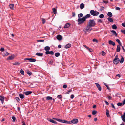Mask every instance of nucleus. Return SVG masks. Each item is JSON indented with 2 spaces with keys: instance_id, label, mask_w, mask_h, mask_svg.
<instances>
[{
  "instance_id": "34",
  "label": "nucleus",
  "mask_w": 125,
  "mask_h": 125,
  "mask_svg": "<svg viewBox=\"0 0 125 125\" xmlns=\"http://www.w3.org/2000/svg\"><path fill=\"white\" fill-rule=\"evenodd\" d=\"M52 10L54 13L55 14H56L57 13V10L55 8H54L52 9Z\"/></svg>"
},
{
  "instance_id": "44",
  "label": "nucleus",
  "mask_w": 125,
  "mask_h": 125,
  "mask_svg": "<svg viewBox=\"0 0 125 125\" xmlns=\"http://www.w3.org/2000/svg\"><path fill=\"white\" fill-rule=\"evenodd\" d=\"M99 17L101 18H102L104 17V15L103 14H101L99 15Z\"/></svg>"
},
{
  "instance_id": "25",
  "label": "nucleus",
  "mask_w": 125,
  "mask_h": 125,
  "mask_svg": "<svg viewBox=\"0 0 125 125\" xmlns=\"http://www.w3.org/2000/svg\"><path fill=\"white\" fill-rule=\"evenodd\" d=\"M50 49V47L48 46H46L44 48V50L46 51L49 50Z\"/></svg>"
},
{
  "instance_id": "7",
  "label": "nucleus",
  "mask_w": 125,
  "mask_h": 125,
  "mask_svg": "<svg viewBox=\"0 0 125 125\" xmlns=\"http://www.w3.org/2000/svg\"><path fill=\"white\" fill-rule=\"evenodd\" d=\"M29 60V61L31 62H35L36 61V60L32 58H25L24 59V60Z\"/></svg>"
},
{
  "instance_id": "64",
  "label": "nucleus",
  "mask_w": 125,
  "mask_h": 125,
  "mask_svg": "<svg viewBox=\"0 0 125 125\" xmlns=\"http://www.w3.org/2000/svg\"><path fill=\"white\" fill-rule=\"evenodd\" d=\"M125 104V98L123 101V105H124Z\"/></svg>"
},
{
  "instance_id": "60",
  "label": "nucleus",
  "mask_w": 125,
  "mask_h": 125,
  "mask_svg": "<svg viewBox=\"0 0 125 125\" xmlns=\"http://www.w3.org/2000/svg\"><path fill=\"white\" fill-rule=\"evenodd\" d=\"M0 50L1 52H3L4 51V49L3 48H1Z\"/></svg>"
},
{
  "instance_id": "57",
  "label": "nucleus",
  "mask_w": 125,
  "mask_h": 125,
  "mask_svg": "<svg viewBox=\"0 0 125 125\" xmlns=\"http://www.w3.org/2000/svg\"><path fill=\"white\" fill-rule=\"evenodd\" d=\"M37 42H43L44 41V40H38L37 41Z\"/></svg>"
},
{
  "instance_id": "52",
  "label": "nucleus",
  "mask_w": 125,
  "mask_h": 125,
  "mask_svg": "<svg viewBox=\"0 0 125 125\" xmlns=\"http://www.w3.org/2000/svg\"><path fill=\"white\" fill-rule=\"evenodd\" d=\"M57 97L59 99H60L62 98V96L61 95H59L57 96Z\"/></svg>"
},
{
  "instance_id": "42",
  "label": "nucleus",
  "mask_w": 125,
  "mask_h": 125,
  "mask_svg": "<svg viewBox=\"0 0 125 125\" xmlns=\"http://www.w3.org/2000/svg\"><path fill=\"white\" fill-rule=\"evenodd\" d=\"M121 77V75L120 74H118L116 75V78L118 79L120 77Z\"/></svg>"
},
{
  "instance_id": "9",
  "label": "nucleus",
  "mask_w": 125,
  "mask_h": 125,
  "mask_svg": "<svg viewBox=\"0 0 125 125\" xmlns=\"http://www.w3.org/2000/svg\"><path fill=\"white\" fill-rule=\"evenodd\" d=\"M45 54H50L51 55H53L54 54V52L52 51H46L45 52Z\"/></svg>"
},
{
  "instance_id": "37",
  "label": "nucleus",
  "mask_w": 125,
  "mask_h": 125,
  "mask_svg": "<svg viewBox=\"0 0 125 125\" xmlns=\"http://www.w3.org/2000/svg\"><path fill=\"white\" fill-rule=\"evenodd\" d=\"M97 112L96 111L94 110L92 111V114L93 115H94L96 114Z\"/></svg>"
},
{
  "instance_id": "16",
  "label": "nucleus",
  "mask_w": 125,
  "mask_h": 125,
  "mask_svg": "<svg viewBox=\"0 0 125 125\" xmlns=\"http://www.w3.org/2000/svg\"><path fill=\"white\" fill-rule=\"evenodd\" d=\"M70 26V24L69 23H67L65 24L64 27V28H68Z\"/></svg>"
},
{
  "instance_id": "5",
  "label": "nucleus",
  "mask_w": 125,
  "mask_h": 125,
  "mask_svg": "<svg viewBox=\"0 0 125 125\" xmlns=\"http://www.w3.org/2000/svg\"><path fill=\"white\" fill-rule=\"evenodd\" d=\"M85 20H86L85 19V18L83 17L82 18L78 19L77 20V21L78 22V24H80L83 23Z\"/></svg>"
},
{
  "instance_id": "47",
  "label": "nucleus",
  "mask_w": 125,
  "mask_h": 125,
  "mask_svg": "<svg viewBox=\"0 0 125 125\" xmlns=\"http://www.w3.org/2000/svg\"><path fill=\"white\" fill-rule=\"evenodd\" d=\"M93 41L94 42H95L96 43H98V41L95 39H93Z\"/></svg>"
},
{
  "instance_id": "39",
  "label": "nucleus",
  "mask_w": 125,
  "mask_h": 125,
  "mask_svg": "<svg viewBox=\"0 0 125 125\" xmlns=\"http://www.w3.org/2000/svg\"><path fill=\"white\" fill-rule=\"evenodd\" d=\"M106 115L108 117H109L110 116V115H109V111L108 110H107V111H106Z\"/></svg>"
},
{
  "instance_id": "3",
  "label": "nucleus",
  "mask_w": 125,
  "mask_h": 125,
  "mask_svg": "<svg viewBox=\"0 0 125 125\" xmlns=\"http://www.w3.org/2000/svg\"><path fill=\"white\" fill-rule=\"evenodd\" d=\"M53 119L56 120V121L63 123H67V124H70V121H68L66 120H63L62 119H60L58 118H53Z\"/></svg>"
},
{
  "instance_id": "29",
  "label": "nucleus",
  "mask_w": 125,
  "mask_h": 125,
  "mask_svg": "<svg viewBox=\"0 0 125 125\" xmlns=\"http://www.w3.org/2000/svg\"><path fill=\"white\" fill-rule=\"evenodd\" d=\"M84 5L83 3H81L80 5V7L81 9H82L84 7Z\"/></svg>"
},
{
  "instance_id": "56",
  "label": "nucleus",
  "mask_w": 125,
  "mask_h": 125,
  "mask_svg": "<svg viewBox=\"0 0 125 125\" xmlns=\"http://www.w3.org/2000/svg\"><path fill=\"white\" fill-rule=\"evenodd\" d=\"M63 88H64L65 89L67 87V85L66 84L64 85H63Z\"/></svg>"
},
{
  "instance_id": "15",
  "label": "nucleus",
  "mask_w": 125,
  "mask_h": 125,
  "mask_svg": "<svg viewBox=\"0 0 125 125\" xmlns=\"http://www.w3.org/2000/svg\"><path fill=\"white\" fill-rule=\"evenodd\" d=\"M110 32H112L114 35H115V36H116L117 35V34L116 32V31L114 30H111Z\"/></svg>"
},
{
  "instance_id": "33",
  "label": "nucleus",
  "mask_w": 125,
  "mask_h": 125,
  "mask_svg": "<svg viewBox=\"0 0 125 125\" xmlns=\"http://www.w3.org/2000/svg\"><path fill=\"white\" fill-rule=\"evenodd\" d=\"M112 28L113 29H116L117 28V27L115 24H114L112 26Z\"/></svg>"
},
{
  "instance_id": "19",
  "label": "nucleus",
  "mask_w": 125,
  "mask_h": 125,
  "mask_svg": "<svg viewBox=\"0 0 125 125\" xmlns=\"http://www.w3.org/2000/svg\"><path fill=\"white\" fill-rule=\"evenodd\" d=\"M53 99V101L54 102L55 101V100L54 99H53V98L52 97L50 96H47L46 97V100H52Z\"/></svg>"
},
{
  "instance_id": "54",
  "label": "nucleus",
  "mask_w": 125,
  "mask_h": 125,
  "mask_svg": "<svg viewBox=\"0 0 125 125\" xmlns=\"http://www.w3.org/2000/svg\"><path fill=\"white\" fill-rule=\"evenodd\" d=\"M121 117L122 118V120L124 122V123L125 124V117H122L121 116Z\"/></svg>"
},
{
  "instance_id": "2",
  "label": "nucleus",
  "mask_w": 125,
  "mask_h": 125,
  "mask_svg": "<svg viewBox=\"0 0 125 125\" xmlns=\"http://www.w3.org/2000/svg\"><path fill=\"white\" fill-rule=\"evenodd\" d=\"M92 29V27H90L87 25L86 26V27L83 28V31L85 32V33H86L87 32H90Z\"/></svg>"
},
{
  "instance_id": "1",
  "label": "nucleus",
  "mask_w": 125,
  "mask_h": 125,
  "mask_svg": "<svg viewBox=\"0 0 125 125\" xmlns=\"http://www.w3.org/2000/svg\"><path fill=\"white\" fill-rule=\"evenodd\" d=\"M96 25L94 19L89 20V21L88 24V25L90 27H94Z\"/></svg>"
},
{
  "instance_id": "38",
  "label": "nucleus",
  "mask_w": 125,
  "mask_h": 125,
  "mask_svg": "<svg viewBox=\"0 0 125 125\" xmlns=\"http://www.w3.org/2000/svg\"><path fill=\"white\" fill-rule=\"evenodd\" d=\"M14 4H11L9 5V7L10 8L12 9H13V8Z\"/></svg>"
},
{
  "instance_id": "63",
  "label": "nucleus",
  "mask_w": 125,
  "mask_h": 125,
  "mask_svg": "<svg viewBox=\"0 0 125 125\" xmlns=\"http://www.w3.org/2000/svg\"><path fill=\"white\" fill-rule=\"evenodd\" d=\"M122 25L124 27H125V23H122Z\"/></svg>"
},
{
  "instance_id": "50",
  "label": "nucleus",
  "mask_w": 125,
  "mask_h": 125,
  "mask_svg": "<svg viewBox=\"0 0 125 125\" xmlns=\"http://www.w3.org/2000/svg\"><path fill=\"white\" fill-rule=\"evenodd\" d=\"M97 22L98 23H102L103 22L102 20L101 19H99L98 21Z\"/></svg>"
},
{
  "instance_id": "55",
  "label": "nucleus",
  "mask_w": 125,
  "mask_h": 125,
  "mask_svg": "<svg viewBox=\"0 0 125 125\" xmlns=\"http://www.w3.org/2000/svg\"><path fill=\"white\" fill-rule=\"evenodd\" d=\"M105 53L104 52V51H103L102 52V54L103 56H104L105 55Z\"/></svg>"
},
{
  "instance_id": "45",
  "label": "nucleus",
  "mask_w": 125,
  "mask_h": 125,
  "mask_svg": "<svg viewBox=\"0 0 125 125\" xmlns=\"http://www.w3.org/2000/svg\"><path fill=\"white\" fill-rule=\"evenodd\" d=\"M42 23L43 24L45 23V19L44 18H42Z\"/></svg>"
},
{
  "instance_id": "49",
  "label": "nucleus",
  "mask_w": 125,
  "mask_h": 125,
  "mask_svg": "<svg viewBox=\"0 0 125 125\" xmlns=\"http://www.w3.org/2000/svg\"><path fill=\"white\" fill-rule=\"evenodd\" d=\"M12 118L13 120V122H14L16 119L15 117L14 116H13L12 117Z\"/></svg>"
},
{
  "instance_id": "24",
  "label": "nucleus",
  "mask_w": 125,
  "mask_h": 125,
  "mask_svg": "<svg viewBox=\"0 0 125 125\" xmlns=\"http://www.w3.org/2000/svg\"><path fill=\"white\" fill-rule=\"evenodd\" d=\"M91 15L90 14H87L85 16L83 17L86 20V19L89 18L90 17Z\"/></svg>"
},
{
  "instance_id": "58",
  "label": "nucleus",
  "mask_w": 125,
  "mask_h": 125,
  "mask_svg": "<svg viewBox=\"0 0 125 125\" xmlns=\"http://www.w3.org/2000/svg\"><path fill=\"white\" fill-rule=\"evenodd\" d=\"M88 50L90 52H92V49L91 48H89Z\"/></svg>"
},
{
  "instance_id": "53",
  "label": "nucleus",
  "mask_w": 125,
  "mask_h": 125,
  "mask_svg": "<svg viewBox=\"0 0 125 125\" xmlns=\"http://www.w3.org/2000/svg\"><path fill=\"white\" fill-rule=\"evenodd\" d=\"M15 99H16L17 101V102H19L20 100V99L18 97H16L15 98Z\"/></svg>"
},
{
  "instance_id": "4",
  "label": "nucleus",
  "mask_w": 125,
  "mask_h": 125,
  "mask_svg": "<svg viewBox=\"0 0 125 125\" xmlns=\"http://www.w3.org/2000/svg\"><path fill=\"white\" fill-rule=\"evenodd\" d=\"M120 60L119 58H118V56L117 55L115 57L113 61L114 63L115 64H117L120 62Z\"/></svg>"
},
{
  "instance_id": "32",
  "label": "nucleus",
  "mask_w": 125,
  "mask_h": 125,
  "mask_svg": "<svg viewBox=\"0 0 125 125\" xmlns=\"http://www.w3.org/2000/svg\"><path fill=\"white\" fill-rule=\"evenodd\" d=\"M19 97L20 98L22 99L23 98H24V95L23 94H20L19 95Z\"/></svg>"
},
{
  "instance_id": "40",
  "label": "nucleus",
  "mask_w": 125,
  "mask_h": 125,
  "mask_svg": "<svg viewBox=\"0 0 125 125\" xmlns=\"http://www.w3.org/2000/svg\"><path fill=\"white\" fill-rule=\"evenodd\" d=\"M55 56L56 57H58L60 55V53L58 52L56 53L55 54Z\"/></svg>"
},
{
  "instance_id": "23",
  "label": "nucleus",
  "mask_w": 125,
  "mask_h": 125,
  "mask_svg": "<svg viewBox=\"0 0 125 125\" xmlns=\"http://www.w3.org/2000/svg\"><path fill=\"white\" fill-rule=\"evenodd\" d=\"M108 20L111 22H113V20L112 18L109 17L107 18Z\"/></svg>"
},
{
  "instance_id": "12",
  "label": "nucleus",
  "mask_w": 125,
  "mask_h": 125,
  "mask_svg": "<svg viewBox=\"0 0 125 125\" xmlns=\"http://www.w3.org/2000/svg\"><path fill=\"white\" fill-rule=\"evenodd\" d=\"M32 93V92L31 91H26L23 92V93L25 94L26 95H27Z\"/></svg>"
},
{
  "instance_id": "46",
  "label": "nucleus",
  "mask_w": 125,
  "mask_h": 125,
  "mask_svg": "<svg viewBox=\"0 0 125 125\" xmlns=\"http://www.w3.org/2000/svg\"><path fill=\"white\" fill-rule=\"evenodd\" d=\"M78 16L79 18H80L83 17V15L82 13H81L78 14Z\"/></svg>"
},
{
  "instance_id": "26",
  "label": "nucleus",
  "mask_w": 125,
  "mask_h": 125,
  "mask_svg": "<svg viewBox=\"0 0 125 125\" xmlns=\"http://www.w3.org/2000/svg\"><path fill=\"white\" fill-rule=\"evenodd\" d=\"M36 55L39 56H42L43 55L42 53H36Z\"/></svg>"
},
{
  "instance_id": "22",
  "label": "nucleus",
  "mask_w": 125,
  "mask_h": 125,
  "mask_svg": "<svg viewBox=\"0 0 125 125\" xmlns=\"http://www.w3.org/2000/svg\"><path fill=\"white\" fill-rule=\"evenodd\" d=\"M116 41L121 46H122V44L121 43L120 41L118 39H116Z\"/></svg>"
},
{
  "instance_id": "48",
  "label": "nucleus",
  "mask_w": 125,
  "mask_h": 125,
  "mask_svg": "<svg viewBox=\"0 0 125 125\" xmlns=\"http://www.w3.org/2000/svg\"><path fill=\"white\" fill-rule=\"evenodd\" d=\"M72 91V89H70L68 90V91L66 93V94H69V93L70 92H71Z\"/></svg>"
},
{
  "instance_id": "20",
  "label": "nucleus",
  "mask_w": 125,
  "mask_h": 125,
  "mask_svg": "<svg viewBox=\"0 0 125 125\" xmlns=\"http://www.w3.org/2000/svg\"><path fill=\"white\" fill-rule=\"evenodd\" d=\"M71 44L68 43L65 46L64 48H65L67 49L70 48L71 46Z\"/></svg>"
},
{
  "instance_id": "18",
  "label": "nucleus",
  "mask_w": 125,
  "mask_h": 125,
  "mask_svg": "<svg viewBox=\"0 0 125 125\" xmlns=\"http://www.w3.org/2000/svg\"><path fill=\"white\" fill-rule=\"evenodd\" d=\"M14 57V55H12L11 56H9L8 57V58H7V59H8L9 60H12L13 59Z\"/></svg>"
},
{
  "instance_id": "8",
  "label": "nucleus",
  "mask_w": 125,
  "mask_h": 125,
  "mask_svg": "<svg viewBox=\"0 0 125 125\" xmlns=\"http://www.w3.org/2000/svg\"><path fill=\"white\" fill-rule=\"evenodd\" d=\"M71 122L73 124H75L78 122V120L77 119H74L71 120Z\"/></svg>"
},
{
  "instance_id": "28",
  "label": "nucleus",
  "mask_w": 125,
  "mask_h": 125,
  "mask_svg": "<svg viewBox=\"0 0 125 125\" xmlns=\"http://www.w3.org/2000/svg\"><path fill=\"white\" fill-rule=\"evenodd\" d=\"M27 73L30 76L32 74V72L28 70L27 71Z\"/></svg>"
},
{
  "instance_id": "31",
  "label": "nucleus",
  "mask_w": 125,
  "mask_h": 125,
  "mask_svg": "<svg viewBox=\"0 0 125 125\" xmlns=\"http://www.w3.org/2000/svg\"><path fill=\"white\" fill-rule=\"evenodd\" d=\"M107 15L109 17H111L112 16V15L111 13L110 12H108L107 13Z\"/></svg>"
},
{
  "instance_id": "30",
  "label": "nucleus",
  "mask_w": 125,
  "mask_h": 125,
  "mask_svg": "<svg viewBox=\"0 0 125 125\" xmlns=\"http://www.w3.org/2000/svg\"><path fill=\"white\" fill-rule=\"evenodd\" d=\"M3 53L4 56H7L9 54L6 51L5 52Z\"/></svg>"
},
{
  "instance_id": "51",
  "label": "nucleus",
  "mask_w": 125,
  "mask_h": 125,
  "mask_svg": "<svg viewBox=\"0 0 125 125\" xmlns=\"http://www.w3.org/2000/svg\"><path fill=\"white\" fill-rule=\"evenodd\" d=\"M121 31L125 35V30H121Z\"/></svg>"
},
{
  "instance_id": "43",
  "label": "nucleus",
  "mask_w": 125,
  "mask_h": 125,
  "mask_svg": "<svg viewBox=\"0 0 125 125\" xmlns=\"http://www.w3.org/2000/svg\"><path fill=\"white\" fill-rule=\"evenodd\" d=\"M118 106H121L123 105V104L122 103L119 102L117 104Z\"/></svg>"
},
{
  "instance_id": "13",
  "label": "nucleus",
  "mask_w": 125,
  "mask_h": 125,
  "mask_svg": "<svg viewBox=\"0 0 125 125\" xmlns=\"http://www.w3.org/2000/svg\"><path fill=\"white\" fill-rule=\"evenodd\" d=\"M48 120L50 122H52L53 123L57 124V122L56 121H55L53 120L52 119H50V118H48Z\"/></svg>"
},
{
  "instance_id": "14",
  "label": "nucleus",
  "mask_w": 125,
  "mask_h": 125,
  "mask_svg": "<svg viewBox=\"0 0 125 125\" xmlns=\"http://www.w3.org/2000/svg\"><path fill=\"white\" fill-rule=\"evenodd\" d=\"M57 39L58 40H60L62 39V37L60 35H59L57 36Z\"/></svg>"
},
{
  "instance_id": "62",
  "label": "nucleus",
  "mask_w": 125,
  "mask_h": 125,
  "mask_svg": "<svg viewBox=\"0 0 125 125\" xmlns=\"http://www.w3.org/2000/svg\"><path fill=\"white\" fill-rule=\"evenodd\" d=\"M74 97V95H73L72 94L71 95L70 98L71 99L73 98Z\"/></svg>"
},
{
  "instance_id": "6",
  "label": "nucleus",
  "mask_w": 125,
  "mask_h": 125,
  "mask_svg": "<svg viewBox=\"0 0 125 125\" xmlns=\"http://www.w3.org/2000/svg\"><path fill=\"white\" fill-rule=\"evenodd\" d=\"M90 13L91 15L94 16H96L98 15L99 14V12L94 11L93 10H90Z\"/></svg>"
},
{
  "instance_id": "36",
  "label": "nucleus",
  "mask_w": 125,
  "mask_h": 125,
  "mask_svg": "<svg viewBox=\"0 0 125 125\" xmlns=\"http://www.w3.org/2000/svg\"><path fill=\"white\" fill-rule=\"evenodd\" d=\"M20 73L22 75H24V71L22 69H21L20 71Z\"/></svg>"
},
{
  "instance_id": "61",
  "label": "nucleus",
  "mask_w": 125,
  "mask_h": 125,
  "mask_svg": "<svg viewBox=\"0 0 125 125\" xmlns=\"http://www.w3.org/2000/svg\"><path fill=\"white\" fill-rule=\"evenodd\" d=\"M103 1L104 3H105L106 4H107L108 2V1H107L103 0Z\"/></svg>"
},
{
  "instance_id": "11",
  "label": "nucleus",
  "mask_w": 125,
  "mask_h": 125,
  "mask_svg": "<svg viewBox=\"0 0 125 125\" xmlns=\"http://www.w3.org/2000/svg\"><path fill=\"white\" fill-rule=\"evenodd\" d=\"M108 43L110 45H111L113 46H114L115 45V42L112 40H110L108 41Z\"/></svg>"
},
{
  "instance_id": "10",
  "label": "nucleus",
  "mask_w": 125,
  "mask_h": 125,
  "mask_svg": "<svg viewBox=\"0 0 125 125\" xmlns=\"http://www.w3.org/2000/svg\"><path fill=\"white\" fill-rule=\"evenodd\" d=\"M95 84L96 85L97 88L98 89V90L99 91H101V88L99 84L97 83H95Z\"/></svg>"
},
{
  "instance_id": "59",
  "label": "nucleus",
  "mask_w": 125,
  "mask_h": 125,
  "mask_svg": "<svg viewBox=\"0 0 125 125\" xmlns=\"http://www.w3.org/2000/svg\"><path fill=\"white\" fill-rule=\"evenodd\" d=\"M115 9L117 10H120V8L118 7H116L115 8Z\"/></svg>"
},
{
  "instance_id": "21",
  "label": "nucleus",
  "mask_w": 125,
  "mask_h": 125,
  "mask_svg": "<svg viewBox=\"0 0 125 125\" xmlns=\"http://www.w3.org/2000/svg\"><path fill=\"white\" fill-rule=\"evenodd\" d=\"M120 45H118L116 48V52H119L120 50Z\"/></svg>"
},
{
  "instance_id": "35",
  "label": "nucleus",
  "mask_w": 125,
  "mask_h": 125,
  "mask_svg": "<svg viewBox=\"0 0 125 125\" xmlns=\"http://www.w3.org/2000/svg\"><path fill=\"white\" fill-rule=\"evenodd\" d=\"M20 63L19 62H15L13 63V64L14 65H20Z\"/></svg>"
},
{
  "instance_id": "27",
  "label": "nucleus",
  "mask_w": 125,
  "mask_h": 125,
  "mask_svg": "<svg viewBox=\"0 0 125 125\" xmlns=\"http://www.w3.org/2000/svg\"><path fill=\"white\" fill-rule=\"evenodd\" d=\"M121 60L120 61V63L122 64L123 63L124 61V58L122 56H121Z\"/></svg>"
},
{
  "instance_id": "17",
  "label": "nucleus",
  "mask_w": 125,
  "mask_h": 125,
  "mask_svg": "<svg viewBox=\"0 0 125 125\" xmlns=\"http://www.w3.org/2000/svg\"><path fill=\"white\" fill-rule=\"evenodd\" d=\"M4 97L3 96H0V100H1L2 103H3L4 101Z\"/></svg>"
},
{
  "instance_id": "41",
  "label": "nucleus",
  "mask_w": 125,
  "mask_h": 125,
  "mask_svg": "<svg viewBox=\"0 0 125 125\" xmlns=\"http://www.w3.org/2000/svg\"><path fill=\"white\" fill-rule=\"evenodd\" d=\"M53 63V61L52 60H51L50 61H49L48 62V64H50L52 65Z\"/></svg>"
}]
</instances>
